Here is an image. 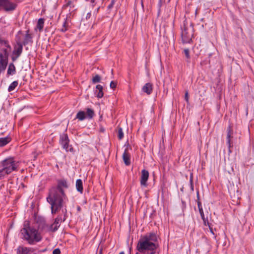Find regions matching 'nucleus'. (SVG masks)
Segmentation results:
<instances>
[{
	"mask_svg": "<svg viewBox=\"0 0 254 254\" xmlns=\"http://www.w3.org/2000/svg\"><path fill=\"white\" fill-rule=\"evenodd\" d=\"M69 185L65 179L57 180L56 187H52L50 190L47 197V201L51 205V212L56 214L63 207L64 199L66 196L64 189H67Z\"/></svg>",
	"mask_w": 254,
	"mask_h": 254,
	"instance_id": "nucleus-1",
	"label": "nucleus"
},
{
	"mask_svg": "<svg viewBox=\"0 0 254 254\" xmlns=\"http://www.w3.org/2000/svg\"><path fill=\"white\" fill-rule=\"evenodd\" d=\"M159 248L158 236L155 232H150L141 235L137 241L135 254H157Z\"/></svg>",
	"mask_w": 254,
	"mask_h": 254,
	"instance_id": "nucleus-2",
	"label": "nucleus"
},
{
	"mask_svg": "<svg viewBox=\"0 0 254 254\" xmlns=\"http://www.w3.org/2000/svg\"><path fill=\"white\" fill-rule=\"evenodd\" d=\"M20 233L22 236V238L27 241L30 245H34L36 243L40 242L42 237L38 230L32 227L29 221H25L23 227L21 229Z\"/></svg>",
	"mask_w": 254,
	"mask_h": 254,
	"instance_id": "nucleus-3",
	"label": "nucleus"
},
{
	"mask_svg": "<svg viewBox=\"0 0 254 254\" xmlns=\"http://www.w3.org/2000/svg\"><path fill=\"white\" fill-rule=\"evenodd\" d=\"M2 168L0 169V180L4 179L13 171H17L18 166L13 157H8L0 162Z\"/></svg>",
	"mask_w": 254,
	"mask_h": 254,
	"instance_id": "nucleus-4",
	"label": "nucleus"
},
{
	"mask_svg": "<svg viewBox=\"0 0 254 254\" xmlns=\"http://www.w3.org/2000/svg\"><path fill=\"white\" fill-rule=\"evenodd\" d=\"M181 37L183 43H190L192 41L193 36L194 29L193 23L187 20L184 21L181 27Z\"/></svg>",
	"mask_w": 254,
	"mask_h": 254,
	"instance_id": "nucleus-5",
	"label": "nucleus"
},
{
	"mask_svg": "<svg viewBox=\"0 0 254 254\" xmlns=\"http://www.w3.org/2000/svg\"><path fill=\"white\" fill-rule=\"evenodd\" d=\"M69 140L66 133H63L60 135V143L63 146V148L66 151L73 152L74 149L71 145H69Z\"/></svg>",
	"mask_w": 254,
	"mask_h": 254,
	"instance_id": "nucleus-6",
	"label": "nucleus"
},
{
	"mask_svg": "<svg viewBox=\"0 0 254 254\" xmlns=\"http://www.w3.org/2000/svg\"><path fill=\"white\" fill-rule=\"evenodd\" d=\"M0 6H2L5 11H13L16 8L17 4L9 0H0Z\"/></svg>",
	"mask_w": 254,
	"mask_h": 254,
	"instance_id": "nucleus-7",
	"label": "nucleus"
},
{
	"mask_svg": "<svg viewBox=\"0 0 254 254\" xmlns=\"http://www.w3.org/2000/svg\"><path fill=\"white\" fill-rule=\"evenodd\" d=\"M23 51V45L21 43H17V46H15L12 52L11 60L13 62L15 61L21 55Z\"/></svg>",
	"mask_w": 254,
	"mask_h": 254,
	"instance_id": "nucleus-8",
	"label": "nucleus"
},
{
	"mask_svg": "<svg viewBox=\"0 0 254 254\" xmlns=\"http://www.w3.org/2000/svg\"><path fill=\"white\" fill-rule=\"evenodd\" d=\"M149 177V172L147 170L143 169L141 171L140 178V185L142 187H146L147 186V180Z\"/></svg>",
	"mask_w": 254,
	"mask_h": 254,
	"instance_id": "nucleus-9",
	"label": "nucleus"
},
{
	"mask_svg": "<svg viewBox=\"0 0 254 254\" xmlns=\"http://www.w3.org/2000/svg\"><path fill=\"white\" fill-rule=\"evenodd\" d=\"M227 144L228 146V152L229 153H231L232 151L231 150V147H232L231 146V139L233 137L232 136L233 134V129L232 127L230 126L227 127Z\"/></svg>",
	"mask_w": 254,
	"mask_h": 254,
	"instance_id": "nucleus-10",
	"label": "nucleus"
},
{
	"mask_svg": "<svg viewBox=\"0 0 254 254\" xmlns=\"http://www.w3.org/2000/svg\"><path fill=\"white\" fill-rule=\"evenodd\" d=\"M62 219L61 216H58L55 218L54 223L50 226V229L52 232H54L58 229L60 226V223L62 222Z\"/></svg>",
	"mask_w": 254,
	"mask_h": 254,
	"instance_id": "nucleus-11",
	"label": "nucleus"
},
{
	"mask_svg": "<svg viewBox=\"0 0 254 254\" xmlns=\"http://www.w3.org/2000/svg\"><path fill=\"white\" fill-rule=\"evenodd\" d=\"M153 90L152 84L151 83H146L142 88V91L147 95H150Z\"/></svg>",
	"mask_w": 254,
	"mask_h": 254,
	"instance_id": "nucleus-12",
	"label": "nucleus"
},
{
	"mask_svg": "<svg viewBox=\"0 0 254 254\" xmlns=\"http://www.w3.org/2000/svg\"><path fill=\"white\" fill-rule=\"evenodd\" d=\"M123 159L126 165L128 166L130 164V155L127 152V149H125L123 154Z\"/></svg>",
	"mask_w": 254,
	"mask_h": 254,
	"instance_id": "nucleus-13",
	"label": "nucleus"
},
{
	"mask_svg": "<svg viewBox=\"0 0 254 254\" xmlns=\"http://www.w3.org/2000/svg\"><path fill=\"white\" fill-rule=\"evenodd\" d=\"M29 30H28L26 31V33L24 39L22 43V44L24 46L28 44L29 42H32V36L31 34L29 33Z\"/></svg>",
	"mask_w": 254,
	"mask_h": 254,
	"instance_id": "nucleus-14",
	"label": "nucleus"
},
{
	"mask_svg": "<svg viewBox=\"0 0 254 254\" xmlns=\"http://www.w3.org/2000/svg\"><path fill=\"white\" fill-rule=\"evenodd\" d=\"M30 252V249L27 247L19 246L17 249V254H28Z\"/></svg>",
	"mask_w": 254,
	"mask_h": 254,
	"instance_id": "nucleus-15",
	"label": "nucleus"
},
{
	"mask_svg": "<svg viewBox=\"0 0 254 254\" xmlns=\"http://www.w3.org/2000/svg\"><path fill=\"white\" fill-rule=\"evenodd\" d=\"M11 140L10 137L7 136L0 138V147H2L8 144Z\"/></svg>",
	"mask_w": 254,
	"mask_h": 254,
	"instance_id": "nucleus-16",
	"label": "nucleus"
},
{
	"mask_svg": "<svg viewBox=\"0 0 254 254\" xmlns=\"http://www.w3.org/2000/svg\"><path fill=\"white\" fill-rule=\"evenodd\" d=\"M76 189L77 190L82 193L83 192V183L81 179H77L76 182Z\"/></svg>",
	"mask_w": 254,
	"mask_h": 254,
	"instance_id": "nucleus-17",
	"label": "nucleus"
},
{
	"mask_svg": "<svg viewBox=\"0 0 254 254\" xmlns=\"http://www.w3.org/2000/svg\"><path fill=\"white\" fill-rule=\"evenodd\" d=\"M15 72H16V68H15V65H14V64L13 63H10L9 64L8 69H7V75L14 74L15 73Z\"/></svg>",
	"mask_w": 254,
	"mask_h": 254,
	"instance_id": "nucleus-18",
	"label": "nucleus"
},
{
	"mask_svg": "<svg viewBox=\"0 0 254 254\" xmlns=\"http://www.w3.org/2000/svg\"><path fill=\"white\" fill-rule=\"evenodd\" d=\"M44 25V19L41 18L39 19L37 24V28L39 29V31H42Z\"/></svg>",
	"mask_w": 254,
	"mask_h": 254,
	"instance_id": "nucleus-19",
	"label": "nucleus"
},
{
	"mask_svg": "<svg viewBox=\"0 0 254 254\" xmlns=\"http://www.w3.org/2000/svg\"><path fill=\"white\" fill-rule=\"evenodd\" d=\"M76 119H78L80 121H83L85 119V113L83 111H79L77 113Z\"/></svg>",
	"mask_w": 254,
	"mask_h": 254,
	"instance_id": "nucleus-20",
	"label": "nucleus"
},
{
	"mask_svg": "<svg viewBox=\"0 0 254 254\" xmlns=\"http://www.w3.org/2000/svg\"><path fill=\"white\" fill-rule=\"evenodd\" d=\"M18 84V82L17 81H14L12 82L8 88V92H11L15 89V88L17 86Z\"/></svg>",
	"mask_w": 254,
	"mask_h": 254,
	"instance_id": "nucleus-21",
	"label": "nucleus"
},
{
	"mask_svg": "<svg viewBox=\"0 0 254 254\" xmlns=\"http://www.w3.org/2000/svg\"><path fill=\"white\" fill-rule=\"evenodd\" d=\"M7 64V60L6 59H4L3 55L2 54H0V65H5V67H6Z\"/></svg>",
	"mask_w": 254,
	"mask_h": 254,
	"instance_id": "nucleus-22",
	"label": "nucleus"
},
{
	"mask_svg": "<svg viewBox=\"0 0 254 254\" xmlns=\"http://www.w3.org/2000/svg\"><path fill=\"white\" fill-rule=\"evenodd\" d=\"M200 65L204 68L210 67V60H204L200 63Z\"/></svg>",
	"mask_w": 254,
	"mask_h": 254,
	"instance_id": "nucleus-23",
	"label": "nucleus"
},
{
	"mask_svg": "<svg viewBox=\"0 0 254 254\" xmlns=\"http://www.w3.org/2000/svg\"><path fill=\"white\" fill-rule=\"evenodd\" d=\"M101 76L98 74H96L92 78V81L93 83L95 84L100 82L101 81Z\"/></svg>",
	"mask_w": 254,
	"mask_h": 254,
	"instance_id": "nucleus-24",
	"label": "nucleus"
},
{
	"mask_svg": "<svg viewBox=\"0 0 254 254\" xmlns=\"http://www.w3.org/2000/svg\"><path fill=\"white\" fill-rule=\"evenodd\" d=\"M87 116L89 119H92L94 116V111L90 108H87Z\"/></svg>",
	"mask_w": 254,
	"mask_h": 254,
	"instance_id": "nucleus-25",
	"label": "nucleus"
},
{
	"mask_svg": "<svg viewBox=\"0 0 254 254\" xmlns=\"http://www.w3.org/2000/svg\"><path fill=\"white\" fill-rule=\"evenodd\" d=\"M118 137L120 140L122 139L124 137V132L123 129L121 127H118Z\"/></svg>",
	"mask_w": 254,
	"mask_h": 254,
	"instance_id": "nucleus-26",
	"label": "nucleus"
},
{
	"mask_svg": "<svg viewBox=\"0 0 254 254\" xmlns=\"http://www.w3.org/2000/svg\"><path fill=\"white\" fill-rule=\"evenodd\" d=\"M197 206H198L199 210L203 209L202 205H201V202H200V201L199 200V195L198 190L197 191Z\"/></svg>",
	"mask_w": 254,
	"mask_h": 254,
	"instance_id": "nucleus-27",
	"label": "nucleus"
},
{
	"mask_svg": "<svg viewBox=\"0 0 254 254\" xmlns=\"http://www.w3.org/2000/svg\"><path fill=\"white\" fill-rule=\"evenodd\" d=\"M0 44L4 45L5 47L10 48V46L8 44V42L7 41L3 40L0 36Z\"/></svg>",
	"mask_w": 254,
	"mask_h": 254,
	"instance_id": "nucleus-28",
	"label": "nucleus"
},
{
	"mask_svg": "<svg viewBox=\"0 0 254 254\" xmlns=\"http://www.w3.org/2000/svg\"><path fill=\"white\" fill-rule=\"evenodd\" d=\"M190 189H191V190L192 191H193V190H194V187H193V177H192V174H191L190 176Z\"/></svg>",
	"mask_w": 254,
	"mask_h": 254,
	"instance_id": "nucleus-29",
	"label": "nucleus"
},
{
	"mask_svg": "<svg viewBox=\"0 0 254 254\" xmlns=\"http://www.w3.org/2000/svg\"><path fill=\"white\" fill-rule=\"evenodd\" d=\"M165 0H159L158 4V13L160 12V8L162 5L163 3L165 2Z\"/></svg>",
	"mask_w": 254,
	"mask_h": 254,
	"instance_id": "nucleus-30",
	"label": "nucleus"
},
{
	"mask_svg": "<svg viewBox=\"0 0 254 254\" xmlns=\"http://www.w3.org/2000/svg\"><path fill=\"white\" fill-rule=\"evenodd\" d=\"M184 54L185 55L187 59H189L190 58L189 50L188 49H186L184 50Z\"/></svg>",
	"mask_w": 254,
	"mask_h": 254,
	"instance_id": "nucleus-31",
	"label": "nucleus"
},
{
	"mask_svg": "<svg viewBox=\"0 0 254 254\" xmlns=\"http://www.w3.org/2000/svg\"><path fill=\"white\" fill-rule=\"evenodd\" d=\"M96 94V97L98 98H102L104 95V93H103V90L102 91H97V92Z\"/></svg>",
	"mask_w": 254,
	"mask_h": 254,
	"instance_id": "nucleus-32",
	"label": "nucleus"
},
{
	"mask_svg": "<svg viewBox=\"0 0 254 254\" xmlns=\"http://www.w3.org/2000/svg\"><path fill=\"white\" fill-rule=\"evenodd\" d=\"M202 220H203V224L205 226H209L210 225H211V224H210L208 222V219L207 218H205V217L202 218Z\"/></svg>",
	"mask_w": 254,
	"mask_h": 254,
	"instance_id": "nucleus-33",
	"label": "nucleus"
},
{
	"mask_svg": "<svg viewBox=\"0 0 254 254\" xmlns=\"http://www.w3.org/2000/svg\"><path fill=\"white\" fill-rule=\"evenodd\" d=\"M117 83L114 81H112L110 83V86L112 89H115L116 87Z\"/></svg>",
	"mask_w": 254,
	"mask_h": 254,
	"instance_id": "nucleus-34",
	"label": "nucleus"
},
{
	"mask_svg": "<svg viewBox=\"0 0 254 254\" xmlns=\"http://www.w3.org/2000/svg\"><path fill=\"white\" fill-rule=\"evenodd\" d=\"M116 2V0H112L111 3L108 6V9H111L113 8L114 5L115 4V3Z\"/></svg>",
	"mask_w": 254,
	"mask_h": 254,
	"instance_id": "nucleus-35",
	"label": "nucleus"
},
{
	"mask_svg": "<svg viewBox=\"0 0 254 254\" xmlns=\"http://www.w3.org/2000/svg\"><path fill=\"white\" fill-rule=\"evenodd\" d=\"M96 88L97 89V90H96L95 93H96L97 92V91H102L103 89V86L102 85H100V84H98V85H96Z\"/></svg>",
	"mask_w": 254,
	"mask_h": 254,
	"instance_id": "nucleus-36",
	"label": "nucleus"
},
{
	"mask_svg": "<svg viewBox=\"0 0 254 254\" xmlns=\"http://www.w3.org/2000/svg\"><path fill=\"white\" fill-rule=\"evenodd\" d=\"M66 21H65L63 25V28L62 29L61 31L62 32H65L67 30V28H66Z\"/></svg>",
	"mask_w": 254,
	"mask_h": 254,
	"instance_id": "nucleus-37",
	"label": "nucleus"
},
{
	"mask_svg": "<svg viewBox=\"0 0 254 254\" xmlns=\"http://www.w3.org/2000/svg\"><path fill=\"white\" fill-rule=\"evenodd\" d=\"M185 100L186 101L187 103L189 102V93L188 91H186L185 95Z\"/></svg>",
	"mask_w": 254,
	"mask_h": 254,
	"instance_id": "nucleus-38",
	"label": "nucleus"
},
{
	"mask_svg": "<svg viewBox=\"0 0 254 254\" xmlns=\"http://www.w3.org/2000/svg\"><path fill=\"white\" fill-rule=\"evenodd\" d=\"M61 254V250L59 248L56 249L53 251V254Z\"/></svg>",
	"mask_w": 254,
	"mask_h": 254,
	"instance_id": "nucleus-39",
	"label": "nucleus"
},
{
	"mask_svg": "<svg viewBox=\"0 0 254 254\" xmlns=\"http://www.w3.org/2000/svg\"><path fill=\"white\" fill-rule=\"evenodd\" d=\"M70 6V7H74V5L73 4L71 0H69L67 3L65 5V6Z\"/></svg>",
	"mask_w": 254,
	"mask_h": 254,
	"instance_id": "nucleus-40",
	"label": "nucleus"
},
{
	"mask_svg": "<svg viewBox=\"0 0 254 254\" xmlns=\"http://www.w3.org/2000/svg\"><path fill=\"white\" fill-rule=\"evenodd\" d=\"M208 227H209V231L210 232V233L213 235H215V234H214V231H213V227H212V225L211 224L210 225L208 226Z\"/></svg>",
	"mask_w": 254,
	"mask_h": 254,
	"instance_id": "nucleus-41",
	"label": "nucleus"
},
{
	"mask_svg": "<svg viewBox=\"0 0 254 254\" xmlns=\"http://www.w3.org/2000/svg\"><path fill=\"white\" fill-rule=\"evenodd\" d=\"M199 212L200 215L201 216V219L204 218L205 217H204V214L203 210V209L199 210Z\"/></svg>",
	"mask_w": 254,
	"mask_h": 254,
	"instance_id": "nucleus-42",
	"label": "nucleus"
},
{
	"mask_svg": "<svg viewBox=\"0 0 254 254\" xmlns=\"http://www.w3.org/2000/svg\"><path fill=\"white\" fill-rule=\"evenodd\" d=\"M6 67H5V65H0V73L2 72V71H3L5 69Z\"/></svg>",
	"mask_w": 254,
	"mask_h": 254,
	"instance_id": "nucleus-43",
	"label": "nucleus"
},
{
	"mask_svg": "<svg viewBox=\"0 0 254 254\" xmlns=\"http://www.w3.org/2000/svg\"><path fill=\"white\" fill-rule=\"evenodd\" d=\"M62 211H63V212H64V218L63 220V221L64 222L65 220V219H66V209H65L64 210H63Z\"/></svg>",
	"mask_w": 254,
	"mask_h": 254,
	"instance_id": "nucleus-44",
	"label": "nucleus"
},
{
	"mask_svg": "<svg viewBox=\"0 0 254 254\" xmlns=\"http://www.w3.org/2000/svg\"><path fill=\"white\" fill-rule=\"evenodd\" d=\"M91 16V12H88L87 15H86V19H89Z\"/></svg>",
	"mask_w": 254,
	"mask_h": 254,
	"instance_id": "nucleus-45",
	"label": "nucleus"
},
{
	"mask_svg": "<svg viewBox=\"0 0 254 254\" xmlns=\"http://www.w3.org/2000/svg\"><path fill=\"white\" fill-rule=\"evenodd\" d=\"M3 52H4V56L7 57V56H8V54H7V50L6 49H4L3 50Z\"/></svg>",
	"mask_w": 254,
	"mask_h": 254,
	"instance_id": "nucleus-46",
	"label": "nucleus"
},
{
	"mask_svg": "<svg viewBox=\"0 0 254 254\" xmlns=\"http://www.w3.org/2000/svg\"><path fill=\"white\" fill-rule=\"evenodd\" d=\"M77 209L78 211H80L81 210V208L80 206H78L77 208Z\"/></svg>",
	"mask_w": 254,
	"mask_h": 254,
	"instance_id": "nucleus-47",
	"label": "nucleus"
},
{
	"mask_svg": "<svg viewBox=\"0 0 254 254\" xmlns=\"http://www.w3.org/2000/svg\"><path fill=\"white\" fill-rule=\"evenodd\" d=\"M95 0H91V2L93 3H94Z\"/></svg>",
	"mask_w": 254,
	"mask_h": 254,
	"instance_id": "nucleus-48",
	"label": "nucleus"
},
{
	"mask_svg": "<svg viewBox=\"0 0 254 254\" xmlns=\"http://www.w3.org/2000/svg\"><path fill=\"white\" fill-rule=\"evenodd\" d=\"M197 12H198V9H196V10H195V14H197Z\"/></svg>",
	"mask_w": 254,
	"mask_h": 254,
	"instance_id": "nucleus-49",
	"label": "nucleus"
},
{
	"mask_svg": "<svg viewBox=\"0 0 254 254\" xmlns=\"http://www.w3.org/2000/svg\"><path fill=\"white\" fill-rule=\"evenodd\" d=\"M119 254H125V253H124V252H122L120 253Z\"/></svg>",
	"mask_w": 254,
	"mask_h": 254,
	"instance_id": "nucleus-50",
	"label": "nucleus"
},
{
	"mask_svg": "<svg viewBox=\"0 0 254 254\" xmlns=\"http://www.w3.org/2000/svg\"><path fill=\"white\" fill-rule=\"evenodd\" d=\"M101 130L102 131H104V129H101Z\"/></svg>",
	"mask_w": 254,
	"mask_h": 254,
	"instance_id": "nucleus-51",
	"label": "nucleus"
}]
</instances>
